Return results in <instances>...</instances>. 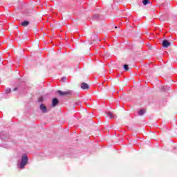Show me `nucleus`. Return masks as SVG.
Segmentation results:
<instances>
[{
	"label": "nucleus",
	"instance_id": "obj_3",
	"mask_svg": "<svg viewBox=\"0 0 177 177\" xmlns=\"http://www.w3.org/2000/svg\"><path fill=\"white\" fill-rule=\"evenodd\" d=\"M40 110L42 111V113H48V109L46 108V106L45 104H41L40 105Z\"/></svg>",
	"mask_w": 177,
	"mask_h": 177
},
{
	"label": "nucleus",
	"instance_id": "obj_13",
	"mask_svg": "<svg viewBox=\"0 0 177 177\" xmlns=\"http://www.w3.org/2000/svg\"><path fill=\"white\" fill-rule=\"evenodd\" d=\"M10 88H7L6 90V93H10Z\"/></svg>",
	"mask_w": 177,
	"mask_h": 177
},
{
	"label": "nucleus",
	"instance_id": "obj_6",
	"mask_svg": "<svg viewBox=\"0 0 177 177\" xmlns=\"http://www.w3.org/2000/svg\"><path fill=\"white\" fill-rule=\"evenodd\" d=\"M80 86L82 89H89V85L86 83H82Z\"/></svg>",
	"mask_w": 177,
	"mask_h": 177
},
{
	"label": "nucleus",
	"instance_id": "obj_11",
	"mask_svg": "<svg viewBox=\"0 0 177 177\" xmlns=\"http://www.w3.org/2000/svg\"><path fill=\"white\" fill-rule=\"evenodd\" d=\"M93 19H94L95 20H96V19H99V15L95 14L93 16Z\"/></svg>",
	"mask_w": 177,
	"mask_h": 177
},
{
	"label": "nucleus",
	"instance_id": "obj_12",
	"mask_svg": "<svg viewBox=\"0 0 177 177\" xmlns=\"http://www.w3.org/2000/svg\"><path fill=\"white\" fill-rule=\"evenodd\" d=\"M124 68L126 71H128L129 70V68L128 67L127 64L124 65Z\"/></svg>",
	"mask_w": 177,
	"mask_h": 177
},
{
	"label": "nucleus",
	"instance_id": "obj_14",
	"mask_svg": "<svg viewBox=\"0 0 177 177\" xmlns=\"http://www.w3.org/2000/svg\"><path fill=\"white\" fill-rule=\"evenodd\" d=\"M39 102H44V97H40L39 98Z\"/></svg>",
	"mask_w": 177,
	"mask_h": 177
},
{
	"label": "nucleus",
	"instance_id": "obj_9",
	"mask_svg": "<svg viewBox=\"0 0 177 177\" xmlns=\"http://www.w3.org/2000/svg\"><path fill=\"white\" fill-rule=\"evenodd\" d=\"M145 113H146V111L144 109H140L138 111V115H143V114H145Z\"/></svg>",
	"mask_w": 177,
	"mask_h": 177
},
{
	"label": "nucleus",
	"instance_id": "obj_15",
	"mask_svg": "<svg viewBox=\"0 0 177 177\" xmlns=\"http://www.w3.org/2000/svg\"><path fill=\"white\" fill-rule=\"evenodd\" d=\"M66 77H62V81H63V82H64V81H66Z\"/></svg>",
	"mask_w": 177,
	"mask_h": 177
},
{
	"label": "nucleus",
	"instance_id": "obj_16",
	"mask_svg": "<svg viewBox=\"0 0 177 177\" xmlns=\"http://www.w3.org/2000/svg\"><path fill=\"white\" fill-rule=\"evenodd\" d=\"M13 91H17V87L13 89Z\"/></svg>",
	"mask_w": 177,
	"mask_h": 177
},
{
	"label": "nucleus",
	"instance_id": "obj_17",
	"mask_svg": "<svg viewBox=\"0 0 177 177\" xmlns=\"http://www.w3.org/2000/svg\"><path fill=\"white\" fill-rule=\"evenodd\" d=\"M115 28H117V26H115Z\"/></svg>",
	"mask_w": 177,
	"mask_h": 177
},
{
	"label": "nucleus",
	"instance_id": "obj_8",
	"mask_svg": "<svg viewBox=\"0 0 177 177\" xmlns=\"http://www.w3.org/2000/svg\"><path fill=\"white\" fill-rule=\"evenodd\" d=\"M28 24H30V22H28V21H24L21 24V26H23V27H27Z\"/></svg>",
	"mask_w": 177,
	"mask_h": 177
},
{
	"label": "nucleus",
	"instance_id": "obj_2",
	"mask_svg": "<svg viewBox=\"0 0 177 177\" xmlns=\"http://www.w3.org/2000/svg\"><path fill=\"white\" fill-rule=\"evenodd\" d=\"M57 93H59V95H60V96H70V95H71V91H58Z\"/></svg>",
	"mask_w": 177,
	"mask_h": 177
},
{
	"label": "nucleus",
	"instance_id": "obj_5",
	"mask_svg": "<svg viewBox=\"0 0 177 177\" xmlns=\"http://www.w3.org/2000/svg\"><path fill=\"white\" fill-rule=\"evenodd\" d=\"M57 104H59V100H57V98H54L52 102L53 107H55Z\"/></svg>",
	"mask_w": 177,
	"mask_h": 177
},
{
	"label": "nucleus",
	"instance_id": "obj_1",
	"mask_svg": "<svg viewBox=\"0 0 177 177\" xmlns=\"http://www.w3.org/2000/svg\"><path fill=\"white\" fill-rule=\"evenodd\" d=\"M28 161V158L26 155L22 156L21 162L20 164V168L21 169H23V168H24V167L27 165Z\"/></svg>",
	"mask_w": 177,
	"mask_h": 177
},
{
	"label": "nucleus",
	"instance_id": "obj_10",
	"mask_svg": "<svg viewBox=\"0 0 177 177\" xmlns=\"http://www.w3.org/2000/svg\"><path fill=\"white\" fill-rule=\"evenodd\" d=\"M143 5H147L148 3H150V0H142Z\"/></svg>",
	"mask_w": 177,
	"mask_h": 177
},
{
	"label": "nucleus",
	"instance_id": "obj_7",
	"mask_svg": "<svg viewBox=\"0 0 177 177\" xmlns=\"http://www.w3.org/2000/svg\"><path fill=\"white\" fill-rule=\"evenodd\" d=\"M106 114H107L108 117H110L111 118H115V115H114L111 112H107Z\"/></svg>",
	"mask_w": 177,
	"mask_h": 177
},
{
	"label": "nucleus",
	"instance_id": "obj_4",
	"mask_svg": "<svg viewBox=\"0 0 177 177\" xmlns=\"http://www.w3.org/2000/svg\"><path fill=\"white\" fill-rule=\"evenodd\" d=\"M162 46L163 48H168V46H171V43L168 40H163Z\"/></svg>",
	"mask_w": 177,
	"mask_h": 177
}]
</instances>
